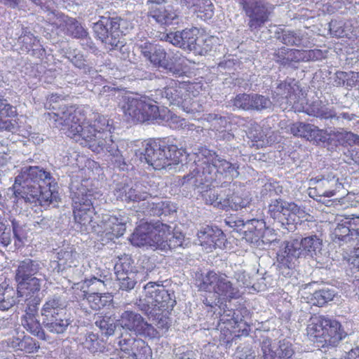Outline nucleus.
I'll return each instance as SVG.
<instances>
[{"mask_svg":"<svg viewBox=\"0 0 359 359\" xmlns=\"http://www.w3.org/2000/svg\"><path fill=\"white\" fill-rule=\"evenodd\" d=\"M57 183L49 172L39 166H25L15 177L13 187L18 201L49 206L57 198Z\"/></svg>","mask_w":359,"mask_h":359,"instance_id":"obj_1","label":"nucleus"},{"mask_svg":"<svg viewBox=\"0 0 359 359\" xmlns=\"http://www.w3.org/2000/svg\"><path fill=\"white\" fill-rule=\"evenodd\" d=\"M195 168L181 180L182 185L199 188L201 185L208 187L213 182L222 178L233 180L239 175L238 165L220 157L216 152L206 147H201L195 154Z\"/></svg>","mask_w":359,"mask_h":359,"instance_id":"obj_2","label":"nucleus"},{"mask_svg":"<svg viewBox=\"0 0 359 359\" xmlns=\"http://www.w3.org/2000/svg\"><path fill=\"white\" fill-rule=\"evenodd\" d=\"M69 189L74 219L79 225L80 231L87 233L90 231L95 233L100 231L97 225L99 220L95 221L94 215L97 199L102 195L92 187V182L89 179L74 178L72 180Z\"/></svg>","mask_w":359,"mask_h":359,"instance_id":"obj_3","label":"nucleus"},{"mask_svg":"<svg viewBox=\"0 0 359 359\" xmlns=\"http://www.w3.org/2000/svg\"><path fill=\"white\" fill-rule=\"evenodd\" d=\"M59 98L57 95H52L48 101L50 106L52 103L55 104L52 106L55 111L49 114L50 120L53 126L63 130L68 137L80 142L84 147H92L95 150L100 149L99 143H102V140H100L99 137L95 142L90 140V137L93 136L91 131L93 132V130L91 128L90 130L83 129V126H81L83 118L80 111L73 106L57 104Z\"/></svg>","mask_w":359,"mask_h":359,"instance_id":"obj_4","label":"nucleus"},{"mask_svg":"<svg viewBox=\"0 0 359 359\" xmlns=\"http://www.w3.org/2000/svg\"><path fill=\"white\" fill-rule=\"evenodd\" d=\"M113 120L107 116L100 114H95L93 123L83 126V129L93 130L90 137L93 142H95L99 137L102 142L99 143L100 149L95 150L92 147H88L93 152L100 154L107 152L111 157V161L120 170H124L126 166V159L128 158L127 153L128 144L123 140L114 139L111 135L114 130Z\"/></svg>","mask_w":359,"mask_h":359,"instance_id":"obj_5","label":"nucleus"},{"mask_svg":"<svg viewBox=\"0 0 359 359\" xmlns=\"http://www.w3.org/2000/svg\"><path fill=\"white\" fill-rule=\"evenodd\" d=\"M67 301L59 294L47 297L40 313L42 325L49 332L54 334H63L71 327L73 320L67 314Z\"/></svg>","mask_w":359,"mask_h":359,"instance_id":"obj_6","label":"nucleus"},{"mask_svg":"<svg viewBox=\"0 0 359 359\" xmlns=\"http://www.w3.org/2000/svg\"><path fill=\"white\" fill-rule=\"evenodd\" d=\"M133 28L130 20L120 16H111L109 13H105L93 27L97 37L109 46V49H118L123 46L122 36L126 35Z\"/></svg>","mask_w":359,"mask_h":359,"instance_id":"obj_7","label":"nucleus"},{"mask_svg":"<svg viewBox=\"0 0 359 359\" xmlns=\"http://www.w3.org/2000/svg\"><path fill=\"white\" fill-rule=\"evenodd\" d=\"M306 331L310 339L322 347L335 346L348 335L339 322L323 316L311 317Z\"/></svg>","mask_w":359,"mask_h":359,"instance_id":"obj_8","label":"nucleus"},{"mask_svg":"<svg viewBox=\"0 0 359 359\" xmlns=\"http://www.w3.org/2000/svg\"><path fill=\"white\" fill-rule=\"evenodd\" d=\"M268 215L277 229L280 227L287 231H294L300 219L308 215L304 208L281 198L271 200Z\"/></svg>","mask_w":359,"mask_h":359,"instance_id":"obj_9","label":"nucleus"},{"mask_svg":"<svg viewBox=\"0 0 359 359\" xmlns=\"http://www.w3.org/2000/svg\"><path fill=\"white\" fill-rule=\"evenodd\" d=\"M198 287L200 290L213 292L217 297L228 301L238 299L241 295L238 287L231 283L226 273L213 270L201 274Z\"/></svg>","mask_w":359,"mask_h":359,"instance_id":"obj_10","label":"nucleus"},{"mask_svg":"<svg viewBox=\"0 0 359 359\" xmlns=\"http://www.w3.org/2000/svg\"><path fill=\"white\" fill-rule=\"evenodd\" d=\"M252 32H258L269 21L275 6L268 0H236Z\"/></svg>","mask_w":359,"mask_h":359,"instance_id":"obj_11","label":"nucleus"},{"mask_svg":"<svg viewBox=\"0 0 359 359\" xmlns=\"http://www.w3.org/2000/svg\"><path fill=\"white\" fill-rule=\"evenodd\" d=\"M144 298L140 299L136 305L140 309V304H145L151 309L156 307V310H172L176 304L175 294L169 291L162 285L155 282H149L144 286Z\"/></svg>","mask_w":359,"mask_h":359,"instance_id":"obj_12","label":"nucleus"},{"mask_svg":"<svg viewBox=\"0 0 359 359\" xmlns=\"http://www.w3.org/2000/svg\"><path fill=\"white\" fill-rule=\"evenodd\" d=\"M292 252L297 251L298 258L304 257L315 260L323 266V240L317 235H310L302 238L301 241L293 239L284 243Z\"/></svg>","mask_w":359,"mask_h":359,"instance_id":"obj_13","label":"nucleus"},{"mask_svg":"<svg viewBox=\"0 0 359 359\" xmlns=\"http://www.w3.org/2000/svg\"><path fill=\"white\" fill-rule=\"evenodd\" d=\"M118 322L123 329L134 332L136 335L150 339L160 336L158 331L151 324L148 323L140 313L135 311H125Z\"/></svg>","mask_w":359,"mask_h":359,"instance_id":"obj_14","label":"nucleus"},{"mask_svg":"<svg viewBox=\"0 0 359 359\" xmlns=\"http://www.w3.org/2000/svg\"><path fill=\"white\" fill-rule=\"evenodd\" d=\"M16 282L18 304L24 302L25 306H39L42 300L40 290L44 279L38 276Z\"/></svg>","mask_w":359,"mask_h":359,"instance_id":"obj_15","label":"nucleus"},{"mask_svg":"<svg viewBox=\"0 0 359 359\" xmlns=\"http://www.w3.org/2000/svg\"><path fill=\"white\" fill-rule=\"evenodd\" d=\"M114 195L117 200L125 202L145 201L151 196V187L145 182L133 183L120 182L116 184Z\"/></svg>","mask_w":359,"mask_h":359,"instance_id":"obj_16","label":"nucleus"},{"mask_svg":"<svg viewBox=\"0 0 359 359\" xmlns=\"http://www.w3.org/2000/svg\"><path fill=\"white\" fill-rule=\"evenodd\" d=\"M359 241V217H345L335 227L333 232V242L342 246H353Z\"/></svg>","mask_w":359,"mask_h":359,"instance_id":"obj_17","label":"nucleus"},{"mask_svg":"<svg viewBox=\"0 0 359 359\" xmlns=\"http://www.w3.org/2000/svg\"><path fill=\"white\" fill-rule=\"evenodd\" d=\"M163 147H165L164 142H151L147 143L143 149L136 150L135 155L141 162L147 163L154 169L161 170L168 167V160L164 156Z\"/></svg>","mask_w":359,"mask_h":359,"instance_id":"obj_18","label":"nucleus"},{"mask_svg":"<svg viewBox=\"0 0 359 359\" xmlns=\"http://www.w3.org/2000/svg\"><path fill=\"white\" fill-rule=\"evenodd\" d=\"M198 29L196 28L185 29L182 31L170 32L163 36L165 41L185 50L201 53L198 44Z\"/></svg>","mask_w":359,"mask_h":359,"instance_id":"obj_19","label":"nucleus"},{"mask_svg":"<svg viewBox=\"0 0 359 359\" xmlns=\"http://www.w3.org/2000/svg\"><path fill=\"white\" fill-rule=\"evenodd\" d=\"M232 105L244 111H257L270 109L272 102L269 97L258 93H240L231 100Z\"/></svg>","mask_w":359,"mask_h":359,"instance_id":"obj_20","label":"nucleus"},{"mask_svg":"<svg viewBox=\"0 0 359 359\" xmlns=\"http://www.w3.org/2000/svg\"><path fill=\"white\" fill-rule=\"evenodd\" d=\"M100 231L97 233L101 236H105L109 240H114L123 235L126 229V219L124 217H118L106 213L102 214L99 223Z\"/></svg>","mask_w":359,"mask_h":359,"instance_id":"obj_21","label":"nucleus"},{"mask_svg":"<svg viewBox=\"0 0 359 359\" xmlns=\"http://www.w3.org/2000/svg\"><path fill=\"white\" fill-rule=\"evenodd\" d=\"M186 95V89L175 81L162 88L156 89L151 94L153 102L163 105L178 106L182 102V97Z\"/></svg>","mask_w":359,"mask_h":359,"instance_id":"obj_22","label":"nucleus"},{"mask_svg":"<svg viewBox=\"0 0 359 359\" xmlns=\"http://www.w3.org/2000/svg\"><path fill=\"white\" fill-rule=\"evenodd\" d=\"M49 20L56 27L65 30V34L68 36L76 39H84L88 36L87 31L75 18L57 13H53Z\"/></svg>","mask_w":359,"mask_h":359,"instance_id":"obj_23","label":"nucleus"},{"mask_svg":"<svg viewBox=\"0 0 359 359\" xmlns=\"http://www.w3.org/2000/svg\"><path fill=\"white\" fill-rule=\"evenodd\" d=\"M299 86L294 79L280 82L272 90V98L280 105L283 104H292L297 102V92Z\"/></svg>","mask_w":359,"mask_h":359,"instance_id":"obj_24","label":"nucleus"},{"mask_svg":"<svg viewBox=\"0 0 359 359\" xmlns=\"http://www.w3.org/2000/svg\"><path fill=\"white\" fill-rule=\"evenodd\" d=\"M149 16L161 25L171 24L177 14L165 0H149Z\"/></svg>","mask_w":359,"mask_h":359,"instance_id":"obj_25","label":"nucleus"},{"mask_svg":"<svg viewBox=\"0 0 359 359\" xmlns=\"http://www.w3.org/2000/svg\"><path fill=\"white\" fill-rule=\"evenodd\" d=\"M130 241L133 245H149L158 248L160 233L156 232V229H152L149 224H144L135 229Z\"/></svg>","mask_w":359,"mask_h":359,"instance_id":"obj_26","label":"nucleus"},{"mask_svg":"<svg viewBox=\"0 0 359 359\" xmlns=\"http://www.w3.org/2000/svg\"><path fill=\"white\" fill-rule=\"evenodd\" d=\"M297 251L292 252L284 243L277 253L278 270L279 274L288 278L294 273L296 261L298 259Z\"/></svg>","mask_w":359,"mask_h":359,"instance_id":"obj_27","label":"nucleus"},{"mask_svg":"<svg viewBox=\"0 0 359 359\" xmlns=\"http://www.w3.org/2000/svg\"><path fill=\"white\" fill-rule=\"evenodd\" d=\"M25 314L22 317V325L32 334L42 340H46V334L42 328V323L36 319L39 306H25Z\"/></svg>","mask_w":359,"mask_h":359,"instance_id":"obj_28","label":"nucleus"},{"mask_svg":"<svg viewBox=\"0 0 359 359\" xmlns=\"http://www.w3.org/2000/svg\"><path fill=\"white\" fill-rule=\"evenodd\" d=\"M143 97H127L122 107L124 118L128 123H144Z\"/></svg>","mask_w":359,"mask_h":359,"instance_id":"obj_29","label":"nucleus"},{"mask_svg":"<svg viewBox=\"0 0 359 359\" xmlns=\"http://www.w3.org/2000/svg\"><path fill=\"white\" fill-rule=\"evenodd\" d=\"M201 245H208L210 248H221L225 241L223 231L217 226H206L198 233Z\"/></svg>","mask_w":359,"mask_h":359,"instance_id":"obj_30","label":"nucleus"},{"mask_svg":"<svg viewBox=\"0 0 359 359\" xmlns=\"http://www.w3.org/2000/svg\"><path fill=\"white\" fill-rule=\"evenodd\" d=\"M314 180L316 181L317 185L313 190L310 191V196H311L312 191H313L319 196L331 197L343 188V184L339 182V178L335 176L328 175L327 177L320 179L316 177Z\"/></svg>","mask_w":359,"mask_h":359,"instance_id":"obj_31","label":"nucleus"},{"mask_svg":"<svg viewBox=\"0 0 359 359\" xmlns=\"http://www.w3.org/2000/svg\"><path fill=\"white\" fill-rule=\"evenodd\" d=\"M235 183L224 182L222 184V188H226V192L224 193V201H223L224 209L230 208L233 210H238L246 207L250 203L248 198H242L234 192Z\"/></svg>","mask_w":359,"mask_h":359,"instance_id":"obj_32","label":"nucleus"},{"mask_svg":"<svg viewBox=\"0 0 359 359\" xmlns=\"http://www.w3.org/2000/svg\"><path fill=\"white\" fill-rule=\"evenodd\" d=\"M160 242L158 248L163 250H172L182 245L184 236L182 233H172L170 227L161 224L159 229Z\"/></svg>","mask_w":359,"mask_h":359,"instance_id":"obj_33","label":"nucleus"},{"mask_svg":"<svg viewBox=\"0 0 359 359\" xmlns=\"http://www.w3.org/2000/svg\"><path fill=\"white\" fill-rule=\"evenodd\" d=\"M248 226L244 231L243 237L246 242L253 245H259L263 243L262 238L266 228L264 219H252L248 220Z\"/></svg>","mask_w":359,"mask_h":359,"instance_id":"obj_34","label":"nucleus"},{"mask_svg":"<svg viewBox=\"0 0 359 359\" xmlns=\"http://www.w3.org/2000/svg\"><path fill=\"white\" fill-rule=\"evenodd\" d=\"M41 269L40 262L37 260H33L26 258L20 261L18 268L15 271V280H27L33 277H38Z\"/></svg>","mask_w":359,"mask_h":359,"instance_id":"obj_35","label":"nucleus"},{"mask_svg":"<svg viewBox=\"0 0 359 359\" xmlns=\"http://www.w3.org/2000/svg\"><path fill=\"white\" fill-rule=\"evenodd\" d=\"M276 39L288 46L307 47L308 41L300 30L281 29L276 33Z\"/></svg>","mask_w":359,"mask_h":359,"instance_id":"obj_36","label":"nucleus"},{"mask_svg":"<svg viewBox=\"0 0 359 359\" xmlns=\"http://www.w3.org/2000/svg\"><path fill=\"white\" fill-rule=\"evenodd\" d=\"M180 4L187 8H194L197 17L207 20L213 16L214 6L211 0H180Z\"/></svg>","mask_w":359,"mask_h":359,"instance_id":"obj_37","label":"nucleus"},{"mask_svg":"<svg viewBox=\"0 0 359 359\" xmlns=\"http://www.w3.org/2000/svg\"><path fill=\"white\" fill-rule=\"evenodd\" d=\"M193 188L196 189V187ZM204 188L208 187L205 185H201L199 188H197L204 203L223 210L224 205H225L223 201H224V193L226 192V189H206L203 190Z\"/></svg>","mask_w":359,"mask_h":359,"instance_id":"obj_38","label":"nucleus"},{"mask_svg":"<svg viewBox=\"0 0 359 359\" xmlns=\"http://www.w3.org/2000/svg\"><path fill=\"white\" fill-rule=\"evenodd\" d=\"M76 252L72 247L68 246L60 249L57 252V260L51 262V266L57 272L62 271L68 267L75 265Z\"/></svg>","mask_w":359,"mask_h":359,"instance_id":"obj_39","label":"nucleus"},{"mask_svg":"<svg viewBox=\"0 0 359 359\" xmlns=\"http://www.w3.org/2000/svg\"><path fill=\"white\" fill-rule=\"evenodd\" d=\"M301 50L282 47L276 50L273 60L282 66H291L293 63L301 62Z\"/></svg>","mask_w":359,"mask_h":359,"instance_id":"obj_40","label":"nucleus"},{"mask_svg":"<svg viewBox=\"0 0 359 359\" xmlns=\"http://www.w3.org/2000/svg\"><path fill=\"white\" fill-rule=\"evenodd\" d=\"M186 67L187 65L185 57L179 56L177 54L166 58L165 62L163 63L162 67L167 73H170L175 76L182 75L185 72Z\"/></svg>","mask_w":359,"mask_h":359,"instance_id":"obj_41","label":"nucleus"},{"mask_svg":"<svg viewBox=\"0 0 359 359\" xmlns=\"http://www.w3.org/2000/svg\"><path fill=\"white\" fill-rule=\"evenodd\" d=\"M16 292L6 283L0 284V310L8 311L18 303Z\"/></svg>","mask_w":359,"mask_h":359,"instance_id":"obj_42","label":"nucleus"},{"mask_svg":"<svg viewBox=\"0 0 359 359\" xmlns=\"http://www.w3.org/2000/svg\"><path fill=\"white\" fill-rule=\"evenodd\" d=\"M83 292V299H86L90 307L95 311L101 309L111 301V297L106 293L95 292L88 293L85 290Z\"/></svg>","mask_w":359,"mask_h":359,"instance_id":"obj_43","label":"nucleus"},{"mask_svg":"<svg viewBox=\"0 0 359 359\" xmlns=\"http://www.w3.org/2000/svg\"><path fill=\"white\" fill-rule=\"evenodd\" d=\"M156 307L150 309L148 306L145 304L140 305V310L143 311L150 319L156 321V325L158 329L168 330L169 327L168 318L163 315L164 311L156 310Z\"/></svg>","mask_w":359,"mask_h":359,"instance_id":"obj_44","label":"nucleus"},{"mask_svg":"<svg viewBox=\"0 0 359 359\" xmlns=\"http://www.w3.org/2000/svg\"><path fill=\"white\" fill-rule=\"evenodd\" d=\"M133 264L134 262L129 255H124L121 257H118L114 265L116 277L122 276L127 273H138Z\"/></svg>","mask_w":359,"mask_h":359,"instance_id":"obj_45","label":"nucleus"},{"mask_svg":"<svg viewBox=\"0 0 359 359\" xmlns=\"http://www.w3.org/2000/svg\"><path fill=\"white\" fill-rule=\"evenodd\" d=\"M144 212L146 215L161 216L162 215H166L170 211L169 208V203L168 201H163L156 200V201H147L142 204Z\"/></svg>","mask_w":359,"mask_h":359,"instance_id":"obj_46","label":"nucleus"},{"mask_svg":"<svg viewBox=\"0 0 359 359\" xmlns=\"http://www.w3.org/2000/svg\"><path fill=\"white\" fill-rule=\"evenodd\" d=\"M80 341L84 348L89 350L93 353L102 352L104 349L98 336L93 332H88L83 338L80 339Z\"/></svg>","mask_w":359,"mask_h":359,"instance_id":"obj_47","label":"nucleus"},{"mask_svg":"<svg viewBox=\"0 0 359 359\" xmlns=\"http://www.w3.org/2000/svg\"><path fill=\"white\" fill-rule=\"evenodd\" d=\"M93 320L97 327L102 331V334L111 336L114 334L116 325L114 320L108 316H102L100 313H95Z\"/></svg>","mask_w":359,"mask_h":359,"instance_id":"obj_48","label":"nucleus"},{"mask_svg":"<svg viewBox=\"0 0 359 359\" xmlns=\"http://www.w3.org/2000/svg\"><path fill=\"white\" fill-rule=\"evenodd\" d=\"M336 294V290L334 287H323L319 290H316L313 294L311 300L314 305L323 306L328 302L332 301Z\"/></svg>","mask_w":359,"mask_h":359,"instance_id":"obj_49","label":"nucleus"},{"mask_svg":"<svg viewBox=\"0 0 359 359\" xmlns=\"http://www.w3.org/2000/svg\"><path fill=\"white\" fill-rule=\"evenodd\" d=\"M272 353L274 356L279 359H289L294 353V348L291 342L286 339L279 341L278 345L275 346L272 344Z\"/></svg>","mask_w":359,"mask_h":359,"instance_id":"obj_50","label":"nucleus"},{"mask_svg":"<svg viewBox=\"0 0 359 359\" xmlns=\"http://www.w3.org/2000/svg\"><path fill=\"white\" fill-rule=\"evenodd\" d=\"M151 101V99L143 97L144 111H142V115L144 116V122L157 120L158 118L161 119L158 107L153 104Z\"/></svg>","mask_w":359,"mask_h":359,"instance_id":"obj_51","label":"nucleus"},{"mask_svg":"<svg viewBox=\"0 0 359 359\" xmlns=\"http://www.w3.org/2000/svg\"><path fill=\"white\" fill-rule=\"evenodd\" d=\"M131 351L137 359H149L151 357L150 347L142 339L133 341Z\"/></svg>","mask_w":359,"mask_h":359,"instance_id":"obj_52","label":"nucleus"},{"mask_svg":"<svg viewBox=\"0 0 359 359\" xmlns=\"http://www.w3.org/2000/svg\"><path fill=\"white\" fill-rule=\"evenodd\" d=\"M177 107L182 108L187 114H195L202 110L201 105L196 100L191 97L190 93L187 90L186 95L182 97V102Z\"/></svg>","mask_w":359,"mask_h":359,"instance_id":"obj_53","label":"nucleus"},{"mask_svg":"<svg viewBox=\"0 0 359 359\" xmlns=\"http://www.w3.org/2000/svg\"><path fill=\"white\" fill-rule=\"evenodd\" d=\"M168 153L169 154L168 157H166V160H168V167L172 165H177L181 162H182V158L184 156L188 155L187 152L182 147L178 148L176 145H168L167 147Z\"/></svg>","mask_w":359,"mask_h":359,"instance_id":"obj_54","label":"nucleus"},{"mask_svg":"<svg viewBox=\"0 0 359 359\" xmlns=\"http://www.w3.org/2000/svg\"><path fill=\"white\" fill-rule=\"evenodd\" d=\"M313 126V124L310 123L297 122L291 126L290 132L295 136L301 137L310 141Z\"/></svg>","mask_w":359,"mask_h":359,"instance_id":"obj_55","label":"nucleus"},{"mask_svg":"<svg viewBox=\"0 0 359 359\" xmlns=\"http://www.w3.org/2000/svg\"><path fill=\"white\" fill-rule=\"evenodd\" d=\"M207 121L211 123L212 127L217 131L225 130L230 123V118L228 116L211 113L207 115Z\"/></svg>","mask_w":359,"mask_h":359,"instance_id":"obj_56","label":"nucleus"},{"mask_svg":"<svg viewBox=\"0 0 359 359\" xmlns=\"http://www.w3.org/2000/svg\"><path fill=\"white\" fill-rule=\"evenodd\" d=\"M137 275L138 273H127L122 276H117L116 280L118 282L119 289L127 292L133 290L137 283Z\"/></svg>","mask_w":359,"mask_h":359,"instance_id":"obj_57","label":"nucleus"},{"mask_svg":"<svg viewBox=\"0 0 359 359\" xmlns=\"http://www.w3.org/2000/svg\"><path fill=\"white\" fill-rule=\"evenodd\" d=\"M67 58L77 68L83 69L84 72H90V67L86 65L83 57L76 50L69 51L67 53Z\"/></svg>","mask_w":359,"mask_h":359,"instance_id":"obj_58","label":"nucleus"},{"mask_svg":"<svg viewBox=\"0 0 359 359\" xmlns=\"http://www.w3.org/2000/svg\"><path fill=\"white\" fill-rule=\"evenodd\" d=\"M332 137L331 130L327 131V130L320 129L316 126H313V130L310 141H313L316 143L323 142L325 143L330 140Z\"/></svg>","mask_w":359,"mask_h":359,"instance_id":"obj_59","label":"nucleus"},{"mask_svg":"<svg viewBox=\"0 0 359 359\" xmlns=\"http://www.w3.org/2000/svg\"><path fill=\"white\" fill-rule=\"evenodd\" d=\"M5 219L0 215V245L7 247L11 243V229L6 224Z\"/></svg>","mask_w":359,"mask_h":359,"instance_id":"obj_60","label":"nucleus"},{"mask_svg":"<svg viewBox=\"0 0 359 359\" xmlns=\"http://www.w3.org/2000/svg\"><path fill=\"white\" fill-rule=\"evenodd\" d=\"M166 55L167 53L163 48L156 46L148 60L154 65L162 68L163 63H164L166 60Z\"/></svg>","mask_w":359,"mask_h":359,"instance_id":"obj_61","label":"nucleus"},{"mask_svg":"<svg viewBox=\"0 0 359 359\" xmlns=\"http://www.w3.org/2000/svg\"><path fill=\"white\" fill-rule=\"evenodd\" d=\"M80 283L74 284L75 287L76 289L81 288V290L84 289L85 286L86 287H92L91 290H102L104 288L105 284L104 281L100 279H98L95 277H93L90 279L85 280L84 283L82 285H80Z\"/></svg>","mask_w":359,"mask_h":359,"instance_id":"obj_62","label":"nucleus"},{"mask_svg":"<svg viewBox=\"0 0 359 359\" xmlns=\"http://www.w3.org/2000/svg\"><path fill=\"white\" fill-rule=\"evenodd\" d=\"M301 62L317 61L324 57L323 52L320 49L301 50Z\"/></svg>","mask_w":359,"mask_h":359,"instance_id":"obj_63","label":"nucleus"},{"mask_svg":"<svg viewBox=\"0 0 359 359\" xmlns=\"http://www.w3.org/2000/svg\"><path fill=\"white\" fill-rule=\"evenodd\" d=\"M233 278L236 280L238 287H249L252 285L250 276L243 270L234 272Z\"/></svg>","mask_w":359,"mask_h":359,"instance_id":"obj_64","label":"nucleus"}]
</instances>
